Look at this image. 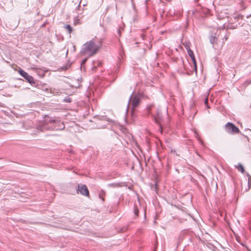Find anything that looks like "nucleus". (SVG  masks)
I'll return each mask as SVG.
<instances>
[{
    "instance_id": "obj_21",
    "label": "nucleus",
    "mask_w": 251,
    "mask_h": 251,
    "mask_svg": "<svg viewBox=\"0 0 251 251\" xmlns=\"http://www.w3.org/2000/svg\"><path fill=\"white\" fill-rule=\"evenodd\" d=\"M73 48H74V50H75V46H73Z\"/></svg>"
},
{
    "instance_id": "obj_14",
    "label": "nucleus",
    "mask_w": 251,
    "mask_h": 251,
    "mask_svg": "<svg viewBox=\"0 0 251 251\" xmlns=\"http://www.w3.org/2000/svg\"><path fill=\"white\" fill-rule=\"evenodd\" d=\"M90 57H88V56H85V58H84L81 62V65H82L83 64H85L86 63V62L87 61L88 59Z\"/></svg>"
},
{
    "instance_id": "obj_4",
    "label": "nucleus",
    "mask_w": 251,
    "mask_h": 251,
    "mask_svg": "<svg viewBox=\"0 0 251 251\" xmlns=\"http://www.w3.org/2000/svg\"><path fill=\"white\" fill-rule=\"evenodd\" d=\"M140 100L136 95L132 94L129 98L126 113L128 111L130 105H131V112L133 113L134 109L139 105Z\"/></svg>"
},
{
    "instance_id": "obj_17",
    "label": "nucleus",
    "mask_w": 251,
    "mask_h": 251,
    "mask_svg": "<svg viewBox=\"0 0 251 251\" xmlns=\"http://www.w3.org/2000/svg\"><path fill=\"white\" fill-rule=\"evenodd\" d=\"M195 136L196 138H197L198 139H199V140L200 141V142L202 143V141L199 138V134L197 133V132L196 131H195Z\"/></svg>"
},
{
    "instance_id": "obj_2",
    "label": "nucleus",
    "mask_w": 251,
    "mask_h": 251,
    "mask_svg": "<svg viewBox=\"0 0 251 251\" xmlns=\"http://www.w3.org/2000/svg\"><path fill=\"white\" fill-rule=\"evenodd\" d=\"M101 46V41L92 39L86 42L82 46L80 54L84 56L92 57L95 55Z\"/></svg>"
},
{
    "instance_id": "obj_13",
    "label": "nucleus",
    "mask_w": 251,
    "mask_h": 251,
    "mask_svg": "<svg viewBox=\"0 0 251 251\" xmlns=\"http://www.w3.org/2000/svg\"><path fill=\"white\" fill-rule=\"evenodd\" d=\"M134 213L135 216L137 217L138 216L139 211L136 206L134 207Z\"/></svg>"
},
{
    "instance_id": "obj_8",
    "label": "nucleus",
    "mask_w": 251,
    "mask_h": 251,
    "mask_svg": "<svg viewBox=\"0 0 251 251\" xmlns=\"http://www.w3.org/2000/svg\"><path fill=\"white\" fill-rule=\"evenodd\" d=\"M185 49L187 51V53H188V55L190 56V57H191V58L192 60L194 66V69L196 72H197V64H196V59L195 58L194 53L188 45L185 46Z\"/></svg>"
},
{
    "instance_id": "obj_7",
    "label": "nucleus",
    "mask_w": 251,
    "mask_h": 251,
    "mask_svg": "<svg viewBox=\"0 0 251 251\" xmlns=\"http://www.w3.org/2000/svg\"><path fill=\"white\" fill-rule=\"evenodd\" d=\"M77 193L85 196H88L89 195L88 189L86 185L84 184H78L77 189Z\"/></svg>"
},
{
    "instance_id": "obj_20",
    "label": "nucleus",
    "mask_w": 251,
    "mask_h": 251,
    "mask_svg": "<svg viewBox=\"0 0 251 251\" xmlns=\"http://www.w3.org/2000/svg\"><path fill=\"white\" fill-rule=\"evenodd\" d=\"M248 129L251 131V125L250 126V127L248 128Z\"/></svg>"
},
{
    "instance_id": "obj_19",
    "label": "nucleus",
    "mask_w": 251,
    "mask_h": 251,
    "mask_svg": "<svg viewBox=\"0 0 251 251\" xmlns=\"http://www.w3.org/2000/svg\"><path fill=\"white\" fill-rule=\"evenodd\" d=\"M117 32L119 34V36H121V30H120V29H118L117 30Z\"/></svg>"
},
{
    "instance_id": "obj_15",
    "label": "nucleus",
    "mask_w": 251,
    "mask_h": 251,
    "mask_svg": "<svg viewBox=\"0 0 251 251\" xmlns=\"http://www.w3.org/2000/svg\"><path fill=\"white\" fill-rule=\"evenodd\" d=\"M248 185H249V188H250V187L251 186V177L249 174H248Z\"/></svg>"
},
{
    "instance_id": "obj_23",
    "label": "nucleus",
    "mask_w": 251,
    "mask_h": 251,
    "mask_svg": "<svg viewBox=\"0 0 251 251\" xmlns=\"http://www.w3.org/2000/svg\"><path fill=\"white\" fill-rule=\"evenodd\" d=\"M225 39L226 40L227 39V37L225 38Z\"/></svg>"
},
{
    "instance_id": "obj_10",
    "label": "nucleus",
    "mask_w": 251,
    "mask_h": 251,
    "mask_svg": "<svg viewBox=\"0 0 251 251\" xmlns=\"http://www.w3.org/2000/svg\"><path fill=\"white\" fill-rule=\"evenodd\" d=\"M64 28L68 31V32L70 34L73 30V28L69 25H66L64 26Z\"/></svg>"
},
{
    "instance_id": "obj_16",
    "label": "nucleus",
    "mask_w": 251,
    "mask_h": 251,
    "mask_svg": "<svg viewBox=\"0 0 251 251\" xmlns=\"http://www.w3.org/2000/svg\"><path fill=\"white\" fill-rule=\"evenodd\" d=\"M103 194H104V192H102L101 193H100L99 195V197L100 199H101L102 200V201H104V198H103Z\"/></svg>"
},
{
    "instance_id": "obj_12",
    "label": "nucleus",
    "mask_w": 251,
    "mask_h": 251,
    "mask_svg": "<svg viewBox=\"0 0 251 251\" xmlns=\"http://www.w3.org/2000/svg\"><path fill=\"white\" fill-rule=\"evenodd\" d=\"M209 40L210 43L213 45L216 40V38L215 36H211L209 38Z\"/></svg>"
},
{
    "instance_id": "obj_1",
    "label": "nucleus",
    "mask_w": 251,
    "mask_h": 251,
    "mask_svg": "<svg viewBox=\"0 0 251 251\" xmlns=\"http://www.w3.org/2000/svg\"><path fill=\"white\" fill-rule=\"evenodd\" d=\"M65 128L64 124L59 118L46 117L45 120L38 127L41 131L47 130H63Z\"/></svg>"
},
{
    "instance_id": "obj_11",
    "label": "nucleus",
    "mask_w": 251,
    "mask_h": 251,
    "mask_svg": "<svg viewBox=\"0 0 251 251\" xmlns=\"http://www.w3.org/2000/svg\"><path fill=\"white\" fill-rule=\"evenodd\" d=\"M94 64V67L93 68V70L94 69H95L96 68L97 66H100L101 65V63L99 61H96V62H93Z\"/></svg>"
},
{
    "instance_id": "obj_3",
    "label": "nucleus",
    "mask_w": 251,
    "mask_h": 251,
    "mask_svg": "<svg viewBox=\"0 0 251 251\" xmlns=\"http://www.w3.org/2000/svg\"><path fill=\"white\" fill-rule=\"evenodd\" d=\"M147 109L148 113L151 115L152 119L156 123L160 125L162 120L160 109L155 107L153 104L148 105Z\"/></svg>"
},
{
    "instance_id": "obj_5",
    "label": "nucleus",
    "mask_w": 251,
    "mask_h": 251,
    "mask_svg": "<svg viewBox=\"0 0 251 251\" xmlns=\"http://www.w3.org/2000/svg\"><path fill=\"white\" fill-rule=\"evenodd\" d=\"M225 130L228 133L234 134L240 132L239 129L233 124L228 122L225 126Z\"/></svg>"
},
{
    "instance_id": "obj_6",
    "label": "nucleus",
    "mask_w": 251,
    "mask_h": 251,
    "mask_svg": "<svg viewBox=\"0 0 251 251\" xmlns=\"http://www.w3.org/2000/svg\"><path fill=\"white\" fill-rule=\"evenodd\" d=\"M19 74L22 76L30 84H34V80L33 77L30 75H29L27 73L24 71L22 69H20L19 70Z\"/></svg>"
},
{
    "instance_id": "obj_18",
    "label": "nucleus",
    "mask_w": 251,
    "mask_h": 251,
    "mask_svg": "<svg viewBox=\"0 0 251 251\" xmlns=\"http://www.w3.org/2000/svg\"><path fill=\"white\" fill-rule=\"evenodd\" d=\"M204 103H205V105H207V108H209V107L207 105V103H208V99H207V98H206V99L205 100Z\"/></svg>"
},
{
    "instance_id": "obj_22",
    "label": "nucleus",
    "mask_w": 251,
    "mask_h": 251,
    "mask_svg": "<svg viewBox=\"0 0 251 251\" xmlns=\"http://www.w3.org/2000/svg\"><path fill=\"white\" fill-rule=\"evenodd\" d=\"M248 18H251V15L250 16L248 17Z\"/></svg>"
},
{
    "instance_id": "obj_9",
    "label": "nucleus",
    "mask_w": 251,
    "mask_h": 251,
    "mask_svg": "<svg viewBox=\"0 0 251 251\" xmlns=\"http://www.w3.org/2000/svg\"><path fill=\"white\" fill-rule=\"evenodd\" d=\"M235 167L239 171H240L242 173H243L245 171L244 168L241 163H239L237 165H236Z\"/></svg>"
}]
</instances>
